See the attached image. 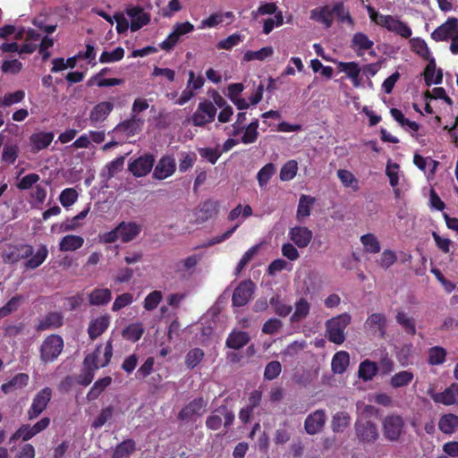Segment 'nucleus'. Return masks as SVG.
I'll list each match as a JSON object with an SVG mask.
<instances>
[{
	"instance_id": "f257e3e1",
	"label": "nucleus",
	"mask_w": 458,
	"mask_h": 458,
	"mask_svg": "<svg viewBox=\"0 0 458 458\" xmlns=\"http://www.w3.org/2000/svg\"><path fill=\"white\" fill-rule=\"evenodd\" d=\"M367 11L371 21L377 25L386 28L387 30L394 32L404 38H411V29L403 21L395 19L392 15H384L379 13L371 5L367 6Z\"/></svg>"
},
{
	"instance_id": "f03ea898",
	"label": "nucleus",
	"mask_w": 458,
	"mask_h": 458,
	"mask_svg": "<svg viewBox=\"0 0 458 458\" xmlns=\"http://www.w3.org/2000/svg\"><path fill=\"white\" fill-rule=\"evenodd\" d=\"M352 317L344 312L326 322V335L329 342L342 344L345 340V328L351 323Z\"/></svg>"
},
{
	"instance_id": "7ed1b4c3",
	"label": "nucleus",
	"mask_w": 458,
	"mask_h": 458,
	"mask_svg": "<svg viewBox=\"0 0 458 458\" xmlns=\"http://www.w3.org/2000/svg\"><path fill=\"white\" fill-rule=\"evenodd\" d=\"M64 346L61 335L52 334L47 336L39 348L40 360L45 364L55 361L62 353Z\"/></svg>"
},
{
	"instance_id": "20e7f679",
	"label": "nucleus",
	"mask_w": 458,
	"mask_h": 458,
	"mask_svg": "<svg viewBox=\"0 0 458 458\" xmlns=\"http://www.w3.org/2000/svg\"><path fill=\"white\" fill-rule=\"evenodd\" d=\"M355 436L361 444H373L379 437L377 424L366 418H357L354 423Z\"/></svg>"
},
{
	"instance_id": "39448f33",
	"label": "nucleus",
	"mask_w": 458,
	"mask_h": 458,
	"mask_svg": "<svg viewBox=\"0 0 458 458\" xmlns=\"http://www.w3.org/2000/svg\"><path fill=\"white\" fill-rule=\"evenodd\" d=\"M404 426V420L401 415H387L382 422L384 437L390 442L398 441L403 433Z\"/></svg>"
},
{
	"instance_id": "423d86ee",
	"label": "nucleus",
	"mask_w": 458,
	"mask_h": 458,
	"mask_svg": "<svg viewBox=\"0 0 458 458\" xmlns=\"http://www.w3.org/2000/svg\"><path fill=\"white\" fill-rule=\"evenodd\" d=\"M387 318L384 313L375 312L368 316L364 322V330L378 339H385L387 329Z\"/></svg>"
},
{
	"instance_id": "0eeeda50",
	"label": "nucleus",
	"mask_w": 458,
	"mask_h": 458,
	"mask_svg": "<svg viewBox=\"0 0 458 458\" xmlns=\"http://www.w3.org/2000/svg\"><path fill=\"white\" fill-rule=\"evenodd\" d=\"M216 114V106L209 100L199 103L197 110L191 116L193 125L202 127L215 120Z\"/></svg>"
},
{
	"instance_id": "6e6552de",
	"label": "nucleus",
	"mask_w": 458,
	"mask_h": 458,
	"mask_svg": "<svg viewBox=\"0 0 458 458\" xmlns=\"http://www.w3.org/2000/svg\"><path fill=\"white\" fill-rule=\"evenodd\" d=\"M52 395L53 390L48 386H46L38 392L27 411L28 419L31 420L38 418L47 407Z\"/></svg>"
},
{
	"instance_id": "1a4fd4ad",
	"label": "nucleus",
	"mask_w": 458,
	"mask_h": 458,
	"mask_svg": "<svg viewBox=\"0 0 458 458\" xmlns=\"http://www.w3.org/2000/svg\"><path fill=\"white\" fill-rule=\"evenodd\" d=\"M254 290L255 284L251 280L242 281L233 293V305L235 307L245 306L250 301Z\"/></svg>"
},
{
	"instance_id": "9d476101",
	"label": "nucleus",
	"mask_w": 458,
	"mask_h": 458,
	"mask_svg": "<svg viewBox=\"0 0 458 458\" xmlns=\"http://www.w3.org/2000/svg\"><path fill=\"white\" fill-rule=\"evenodd\" d=\"M458 34V19L449 17L443 24L438 26L432 33L431 38L436 42L446 41Z\"/></svg>"
},
{
	"instance_id": "9b49d317",
	"label": "nucleus",
	"mask_w": 458,
	"mask_h": 458,
	"mask_svg": "<svg viewBox=\"0 0 458 458\" xmlns=\"http://www.w3.org/2000/svg\"><path fill=\"white\" fill-rule=\"evenodd\" d=\"M155 158L152 154H144L138 158L130 162L128 170L135 177H142L147 175L153 168Z\"/></svg>"
},
{
	"instance_id": "f8f14e48",
	"label": "nucleus",
	"mask_w": 458,
	"mask_h": 458,
	"mask_svg": "<svg viewBox=\"0 0 458 458\" xmlns=\"http://www.w3.org/2000/svg\"><path fill=\"white\" fill-rule=\"evenodd\" d=\"M126 13L131 18V30L137 31L150 21V15L140 6L131 5L126 8Z\"/></svg>"
},
{
	"instance_id": "ddd939ff",
	"label": "nucleus",
	"mask_w": 458,
	"mask_h": 458,
	"mask_svg": "<svg viewBox=\"0 0 458 458\" xmlns=\"http://www.w3.org/2000/svg\"><path fill=\"white\" fill-rule=\"evenodd\" d=\"M207 406V402L203 397H198L186 404L178 413L179 420H189L193 416H200Z\"/></svg>"
},
{
	"instance_id": "4468645a",
	"label": "nucleus",
	"mask_w": 458,
	"mask_h": 458,
	"mask_svg": "<svg viewBox=\"0 0 458 458\" xmlns=\"http://www.w3.org/2000/svg\"><path fill=\"white\" fill-rule=\"evenodd\" d=\"M327 415L324 410H317L308 415L304 421L305 431L309 435L318 434L322 430L326 423Z\"/></svg>"
},
{
	"instance_id": "2eb2a0df",
	"label": "nucleus",
	"mask_w": 458,
	"mask_h": 458,
	"mask_svg": "<svg viewBox=\"0 0 458 458\" xmlns=\"http://www.w3.org/2000/svg\"><path fill=\"white\" fill-rule=\"evenodd\" d=\"M289 238L299 248H306L313 238V233L305 226H294L289 231Z\"/></svg>"
},
{
	"instance_id": "dca6fc26",
	"label": "nucleus",
	"mask_w": 458,
	"mask_h": 458,
	"mask_svg": "<svg viewBox=\"0 0 458 458\" xmlns=\"http://www.w3.org/2000/svg\"><path fill=\"white\" fill-rule=\"evenodd\" d=\"M34 252V249L30 244H21L20 246H15L9 252L3 253V260L4 263L13 264L21 259H28Z\"/></svg>"
},
{
	"instance_id": "f3484780",
	"label": "nucleus",
	"mask_w": 458,
	"mask_h": 458,
	"mask_svg": "<svg viewBox=\"0 0 458 458\" xmlns=\"http://www.w3.org/2000/svg\"><path fill=\"white\" fill-rule=\"evenodd\" d=\"M141 225L135 222H121L116 225L120 240L126 243L134 240L141 232Z\"/></svg>"
},
{
	"instance_id": "a211bd4d",
	"label": "nucleus",
	"mask_w": 458,
	"mask_h": 458,
	"mask_svg": "<svg viewBox=\"0 0 458 458\" xmlns=\"http://www.w3.org/2000/svg\"><path fill=\"white\" fill-rule=\"evenodd\" d=\"M111 321V317L108 314L102 315L98 318L92 319L88 327V334L90 340H96L108 328Z\"/></svg>"
},
{
	"instance_id": "6ab92c4d",
	"label": "nucleus",
	"mask_w": 458,
	"mask_h": 458,
	"mask_svg": "<svg viewBox=\"0 0 458 458\" xmlns=\"http://www.w3.org/2000/svg\"><path fill=\"white\" fill-rule=\"evenodd\" d=\"M175 171V162L170 157H163L156 165L153 177L157 180H164L171 176Z\"/></svg>"
},
{
	"instance_id": "aec40b11",
	"label": "nucleus",
	"mask_w": 458,
	"mask_h": 458,
	"mask_svg": "<svg viewBox=\"0 0 458 458\" xmlns=\"http://www.w3.org/2000/svg\"><path fill=\"white\" fill-rule=\"evenodd\" d=\"M428 64L423 72L425 84L431 86L432 84H440L443 81L442 69L437 70V64L434 57L427 59Z\"/></svg>"
},
{
	"instance_id": "412c9836",
	"label": "nucleus",
	"mask_w": 458,
	"mask_h": 458,
	"mask_svg": "<svg viewBox=\"0 0 458 458\" xmlns=\"http://www.w3.org/2000/svg\"><path fill=\"white\" fill-rule=\"evenodd\" d=\"M143 121L136 114H131L130 119H127L116 125L114 130L123 132L127 137L134 136L140 130Z\"/></svg>"
},
{
	"instance_id": "4be33fe9",
	"label": "nucleus",
	"mask_w": 458,
	"mask_h": 458,
	"mask_svg": "<svg viewBox=\"0 0 458 458\" xmlns=\"http://www.w3.org/2000/svg\"><path fill=\"white\" fill-rule=\"evenodd\" d=\"M114 109L113 103L103 101L97 104L89 114V120L92 124L105 121Z\"/></svg>"
},
{
	"instance_id": "5701e85b",
	"label": "nucleus",
	"mask_w": 458,
	"mask_h": 458,
	"mask_svg": "<svg viewBox=\"0 0 458 458\" xmlns=\"http://www.w3.org/2000/svg\"><path fill=\"white\" fill-rule=\"evenodd\" d=\"M54 137L55 134L52 131H39L31 134L30 140L33 152H38L47 148L53 141Z\"/></svg>"
},
{
	"instance_id": "b1692460",
	"label": "nucleus",
	"mask_w": 458,
	"mask_h": 458,
	"mask_svg": "<svg viewBox=\"0 0 458 458\" xmlns=\"http://www.w3.org/2000/svg\"><path fill=\"white\" fill-rule=\"evenodd\" d=\"M432 399L436 403H443L445 405H452L458 400V384H452L445 391L432 395Z\"/></svg>"
},
{
	"instance_id": "393cba45",
	"label": "nucleus",
	"mask_w": 458,
	"mask_h": 458,
	"mask_svg": "<svg viewBox=\"0 0 458 458\" xmlns=\"http://www.w3.org/2000/svg\"><path fill=\"white\" fill-rule=\"evenodd\" d=\"M373 45L374 42L363 32L354 33L351 41V47L358 56H361L365 50L371 49Z\"/></svg>"
},
{
	"instance_id": "a878e982",
	"label": "nucleus",
	"mask_w": 458,
	"mask_h": 458,
	"mask_svg": "<svg viewBox=\"0 0 458 458\" xmlns=\"http://www.w3.org/2000/svg\"><path fill=\"white\" fill-rule=\"evenodd\" d=\"M337 67L340 72L346 73L354 87L357 88L360 85V73L361 69L356 62H339Z\"/></svg>"
},
{
	"instance_id": "bb28decb",
	"label": "nucleus",
	"mask_w": 458,
	"mask_h": 458,
	"mask_svg": "<svg viewBox=\"0 0 458 458\" xmlns=\"http://www.w3.org/2000/svg\"><path fill=\"white\" fill-rule=\"evenodd\" d=\"M30 381V377L27 373H18L13 377L9 381L1 386V390L4 394H9L14 390L25 387Z\"/></svg>"
},
{
	"instance_id": "cd10ccee",
	"label": "nucleus",
	"mask_w": 458,
	"mask_h": 458,
	"mask_svg": "<svg viewBox=\"0 0 458 458\" xmlns=\"http://www.w3.org/2000/svg\"><path fill=\"white\" fill-rule=\"evenodd\" d=\"M310 19L312 21L321 22L325 28L328 29L333 24V12L329 10L327 5L318 7L311 10Z\"/></svg>"
},
{
	"instance_id": "c85d7f7f",
	"label": "nucleus",
	"mask_w": 458,
	"mask_h": 458,
	"mask_svg": "<svg viewBox=\"0 0 458 458\" xmlns=\"http://www.w3.org/2000/svg\"><path fill=\"white\" fill-rule=\"evenodd\" d=\"M250 341V335L244 331H233L229 334L225 344L228 348L239 350Z\"/></svg>"
},
{
	"instance_id": "c756f323",
	"label": "nucleus",
	"mask_w": 458,
	"mask_h": 458,
	"mask_svg": "<svg viewBox=\"0 0 458 458\" xmlns=\"http://www.w3.org/2000/svg\"><path fill=\"white\" fill-rule=\"evenodd\" d=\"M84 239L81 236L68 234L63 237L59 242V250L63 252L74 251L81 248Z\"/></svg>"
},
{
	"instance_id": "7c9ffc66",
	"label": "nucleus",
	"mask_w": 458,
	"mask_h": 458,
	"mask_svg": "<svg viewBox=\"0 0 458 458\" xmlns=\"http://www.w3.org/2000/svg\"><path fill=\"white\" fill-rule=\"evenodd\" d=\"M63 325V316L59 312H49L37 326L38 331L57 328Z\"/></svg>"
},
{
	"instance_id": "2f4dec72",
	"label": "nucleus",
	"mask_w": 458,
	"mask_h": 458,
	"mask_svg": "<svg viewBox=\"0 0 458 458\" xmlns=\"http://www.w3.org/2000/svg\"><path fill=\"white\" fill-rule=\"evenodd\" d=\"M112 299V293L107 288L94 289L89 295V302L93 306L107 304Z\"/></svg>"
},
{
	"instance_id": "473e14b6",
	"label": "nucleus",
	"mask_w": 458,
	"mask_h": 458,
	"mask_svg": "<svg viewBox=\"0 0 458 458\" xmlns=\"http://www.w3.org/2000/svg\"><path fill=\"white\" fill-rule=\"evenodd\" d=\"M314 203V197L302 194L299 199L296 218L301 222L303 218L310 216Z\"/></svg>"
},
{
	"instance_id": "72a5a7b5",
	"label": "nucleus",
	"mask_w": 458,
	"mask_h": 458,
	"mask_svg": "<svg viewBox=\"0 0 458 458\" xmlns=\"http://www.w3.org/2000/svg\"><path fill=\"white\" fill-rule=\"evenodd\" d=\"M352 418L346 411H337L333 415L331 428L335 433H343L351 424Z\"/></svg>"
},
{
	"instance_id": "f704fd0d",
	"label": "nucleus",
	"mask_w": 458,
	"mask_h": 458,
	"mask_svg": "<svg viewBox=\"0 0 458 458\" xmlns=\"http://www.w3.org/2000/svg\"><path fill=\"white\" fill-rule=\"evenodd\" d=\"M350 356L345 351L337 352L332 359L331 368L334 373L343 374L349 366Z\"/></svg>"
},
{
	"instance_id": "c9c22d12",
	"label": "nucleus",
	"mask_w": 458,
	"mask_h": 458,
	"mask_svg": "<svg viewBox=\"0 0 458 458\" xmlns=\"http://www.w3.org/2000/svg\"><path fill=\"white\" fill-rule=\"evenodd\" d=\"M111 383L112 377L110 376L98 379L87 394L88 401L91 402L98 399Z\"/></svg>"
},
{
	"instance_id": "e433bc0d",
	"label": "nucleus",
	"mask_w": 458,
	"mask_h": 458,
	"mask_svg": "<svg viewBox=\"0 0 458 458\" xmlns=\"http://www.w3.org/2000/svg\"><path fill=\"white\" fill-rule=\"evenodd\" d=\"M458 428V416L453 413L443 415L438 421V428L445 434H453Z\"/></svg>"
},
{
	"instance_id": "4c0bfd02",
	"label": "nucleus",
	"mask_w": 458,
	"mask_h": 458,
	"mask_svg": "<svg viewBox=\"0 0 458 458\" xmlns=\"http://www.w3.org/2000/svg\"><path fill=\"white\" fill-rule=\"evenodd\" d=\"M48 256V250L46 245H40L35 254H32L30 259L24 263V267L28 269H35L38 267Z\"/></svg>"
},
{
	"instance_id": "58836bf2",
	"label": "nucleus",
	"mask_w": 458,
	"mask_h": 458,
	"mask_svg": "<svg viewBox=\"0 0 458 458\" xmlns=\"http://www.w3.org/2000/svg\"><path fill=\"white\" fill-rule=\"evenodd\" d=\"M378 371L376 362L365 360L360 363L359 377L364 381L371 380Z\"/></svg>"
},
{
	"instance_id": "ea45409f",
	"label": "nucleus",
	"mask_w": 458,
	"mask_h": 458,
	"mask_svg": "<svg viewBox=\"0 0 458 458\" xmlns=\"http://www.w3.org/2000/svg\"><path fill=\"white\" fill-rule=\"evenodd\" d=\"M395 320L406 334L410 335H416L415 320L409 317L404 311H398L395 315Z\"/></svg>"
},
{
	"instance_id": "a19ab883",
	"label": "nucleus",
	"mask_w": 458,
	"mask_h": 458,
	"mask_svg": "<svg viewBox=\"0 0 458 458\" xmlns=\"http://www.w3.org/2000/svg\"><path fill=\"white\" fill-rule=\"evenodd\" d=\"M360 242L363 245L364 250L370 254H377L380 252L381 246L377 236L371 233L363 234L360 237Z\"/></svg>"
},
{
	"instance_id": "79ce46f5",
	"label": "nucleus",
	"mask_w": 458,
	"mask_h": 458,
	"mask_svg": "<svg viewBox=\"0 0 458 458\" xmlns=\"http://www.w3.org/2000/svg\"><path fill=\"white\" fill-rule=\"evenodd\" d=\"M414 378V374L409 370H403L394 374L390 379V385L393 388L407 386Z\"/></svg>"
},
{
	"instance_id": "37998d69",
	"label": "nucleus",
	"mask_w": 458,
	"mask_h": 458,
	"mask_svg": "<svg viewBox=\"0 0 458 458\" xmlns=\"http://www.w3.org/2000/svg\"><path fill=\"white\" fill-rule=\"evenodd\" d=\"M135 442L133 439H126L118 444L114 450L112 458H126L135 451Z\"/></svg>"
},
{
	"instance_id": "c03bdc74",
	"label": "nucleus",
	"mask_w": 458,
	"mask_h": 458,
	"mask_svg": "<svg viewBox=\"0 0 458 458\" xmlns=\"http://www.w3.org/2000/svg\"><path fill=\"white\" fill-rule=\"evenodd\" d=\"M310 304L305 298H301L295 302V310L291 317L292 322H298L305 318L310 313Z\"/></svg>"
},
{
	"instance_id": "a18cd8bd",
	"label": "nucleus",
	"mask_w": 458,
	"mask_h": 458,
	"mask_svg": "<svg viewBox=\"0 0 458 458\" xmlns=\"http://www.w3.org/2000/svg\"><path fill=\"white\" fill-rule=\"evenodd\" d=\"M144 334V328L141 323H133L123 330V337L133 343L139 341Z\"/></svg>"
},
{
	"instance_id": "49530a36",
	"label": "nucleus",
	"mask_w": 458,
	"mask_h": 458,
	"mask_svg": "<svg viewBox=\"0 0 458 458\" xmlns=\"http://www.w3.org/2000/svg\"><path fill=\"white\" fill-rule=\"evenodd\" d=\"M204 355L203 350L199 347L190 350L185 355V366L190 369H193L202 361Z\"/></svg>"
},
{
	"instance_id": "de8ad7c7",
	"label": "nucleus",
	"mask_w": 458,
	"mask_h": 458,
	"mask_svg": "<svg viewBox=\"0 0 458 458\" xmlns=\"http://www.w3.org/2000/svg\"><path fill=\"white\" fill-rule=\"evenodd\" d=\"M411 48L414 53L425 60L433 57L426 41L420 38H414L411 39Z\"/></svg>"
},
{
	"instance_id": "09e8293b",
	"label": "nucleus",
	"mask_w": 458,
	"mask_h": 458,
	"mask_svg": "<svg viewBox=\"0 0 458 458\" xmlns=\"http://www.w3.org/2000/svg\"><path fill=\"white\" fill-rule=\"evenodd\" d=\"M446 350L440 346H434L428 350V362L430 365H441L445 361Z\"/></svg>"
},
{
	"instance_id": "8fccbe9b",
	"label": "nucleus",
	"mask_w": 458,
	"mask_h": 458,
	"mask_svg": "<svg viewBox=\"0 0 458 458\" xmlns=\"http://www.w3.org/2000/svg\"><path fill=\"white\" fill-rule=\"evenodd\" d=\"M269 303L274 308L276 314L283 318L287 317L293 310V307L291 305L285 304L281 300L280 295H275L271 297Z\"/></svg>"
},
{
	"instance_id": "3c124183",
	"label": "nucleus",
	"mask_w": 458,
	"mask_h": 458,
	"mask_svg": "<svg viewBox=\"0 0 458 458\" xmlns=\"http://www.w3.org/2000/svg\"><path fill=\"white\" fill-rule=\"evenodd\" d=\"M337 177L344 187H350L354 191L359 190V181L350 171L339 169L337 171Z\"/></svg>"
},
{
	"instance_id": "603ef678",
	"label": "nucleus",
	"mask_w": 458,
	"mask_h": 458,
	"mask_svg": "<svg viewBox=\"0 0 458 458\" xmlns=\"http://www.w3.org/2000/svg\"><path fill=\"white\" fill-rule=\"evenodd\" d=\"M34 436H36V434L33 431L31 426L29 424H23L9 438V443H14L20 438H21L22 441H28Z\"/></svg>"
},
{
	"instance_id": "864d4df0",
	"label": "nucleus",
	"mask_w": 458,
	"mask_h": 458,
	"mask_svg": "<svg viewBox=\"0 0 458 458\" xmlns=\"http://www.w3.org/2000/svg\"><path fill=\"white\" fill-rule=\"evenodd\" d=\"M217 207L218 203L212 199H208L205 202H203L199 208V217L201 218V220L206 221L213 217L215 215H216L218 212Z\"/></svg>"
},
{
	"instance_id": "5fc2aeb1",
	"label": "nucleus",
	"mask_w": 458,
	"mask_h": 458,
	"mask_svg": "<svg viewBox=\"0 0 458 458\" xmlns=\"http://www.w3.org/2000/svg\"><path fill=\"white\" fill-rule=\"evenodd\" d=\"M276 173V166L273 163H268L264 165L257 174V180L260 188L265 187L273 174Z\"/></svg>"
},
{
	"instance_id": "6e6d98bb",
	"label": "nucleus",
	"mask_w": 458,
	"mask_h": 458,
	"mask_svg": "<svg viewBox=\"0 0 458 458\" xmlns=\"http://www.w3.org/2000/svg\"><path fill=\"white\" fill-rule=\"evenodd\" d=\"M274 51L271 47H264L258 51H247L244 54L243 59L246 62L252 60L263 61L273 55Z\"/></svg>"
},
{
	"instance_id": "4d7b16f0",
	"label": "nucleus",
	"mask_w": 458,
	"mask_h": 458,
	"mask_svg": "<svg viewBox=\"0 0 458 458\" xmlns=\"http://www.w3.org/2000/svg\"><path fill=\"white\" fill-rule=\"evenodd\" d=\"M24 301V296L21 294L15 295L11 298L5 305L0 308V318H4L12 312L18 310L21 301Z\"/></svg>"
},
{
	"instance_id": "13d9d810",
	"label": "nucleus",
	"mask_w": 458,
	"mask_h": 458,
	"mask_svg": "<svg viewBox=\"0 0 458 458\" xmlns=\"http://www.w3.org/2000/svg\"><path fill=\"white\" fill-rule=\"evenodd\" d=\"M124 49L122 47H118L111 52L104 51L99 57L101 64H109L118 62L124 56Z\"/></svg>"
},
{
	"instance_id": "bf43d9fd",
	"label": "nucleus",
	"mask_w": 458,
	"mask_h": 458,
	"mask_svg": "<svg viewBox=\"0 0 458 458\" xmlns=\"http://www.w3.org/2000/svg\"><path fill=\"white\" fill-rule=\"evenodd\" d=\"M78 192L74 188H66L59 195V200L63 207L68 208L78 199Z\"/></svg>"
},
{
	"instance_id": "052dcab7",
	"label": "nucleus",
	"mask_w": 458,
	"mask_h": 458,
	"mask_svg": "<svg viewBox=\"0 0 458 458\" xmlns=\"http://www.w3.org/2000/svg\"><path fill=\"white\" fill-rule=\"evenodd\" d=\"M298 164L295 160H289L280 170V179L282 181H290L296 175Z\"/></svg>"
},
{
	"instance_id": "680f3d73",
	"label": "nucleus",
	"mask_w": 458,
	"mask_h": 458,
	"mask_svg": "<svg viewBox=\"0 0 458 458\" xmlns=\"http://www.w3.org/2000/svg\"><path fill=\"white\" fill-rule=\"evenodd\" d=\"M162 299L163 294L161 291L155 290L146 296L143 302V307L146 310H153L158 306Z\"/></svg>"
},
{
	"instance_id": "e2e57ef3",
	"label": "nucleus",
	"mask_w": 458,
	"mask_h": 458,
	"mask_svg": "<svg viewBox=\"0 0 458 458\" xmlns=\"http://www.w3.org/2000/svg\"><path fill=\"white\" fill-rule=\"evenodd\" d=\"M18 154L19 147L17 144H5L3 148L2 160L13 165L16 161Z\"/></svg>"
},
{
	"instance_id": "0e129e2a",
	"label": "nucleus",
	"mask_w": 458,
	"mask_h": 458,
	"mask_svg": "<svg viewBox=\"0 0 458 458\" xmlns=\"http://www.w3.org/2000/svg\"><path fill=\"white\" fill-rule=\"evenodd\" d=\"M114 408L112 406H107L101 410L98 416L93 420L91 426L94 428H99L104 426L107 420H109L113 417Z\"/></svg>"
},
{
	"instance_id": "69168bd1",
	"label": "nucleus",
	"mask_w": 458,
	"mask_h": 458,
	"mask_svg": "<svg viewBox=\"0 0 458 458\" xmlns=\"http://www.w3.org/2000/svg\"><path fill=\"white\" fill-rule=\"evenodd\" d=\"M281 371V363L278 360H272L265 367L264 377L267 380H273L280 375Z\"/></svg>"
},
{
	"instance_id": "338daca9",
	"label": "nucleus",
	"mask_w": 458,
	"mask_h": 458,
	"mask_svg": "<svg viewBox=\"0 0 458 458\" xmlns=\"http://www.w3.org/2000/svg\"><path fill=\"white\" fill-rule=\"evenodd\" d=\"M25 98L23 90H17L13 93L5 94L1 99L0 104L4 106H10L13 104L21 102Z\"/></svg>"
},
{
	"instance_id": "774afa93",
	"label": "nucleus",
	"mask_w": 458,
	"mask_h": 458,
	"mask_svg": "<svg viewBox=\"0 0 458 458\" xmlns=\"http://www.w3.org/2000/svg\"><path fill=\"white\" fill-rule=\"evenodd\" d=\"M242 41V38L239 33H233L227 38L220 40L217 43V48L218 49H225L229 50L233 48V47L237 46L240 42Z\"/></svg>"
}]
</instances>
